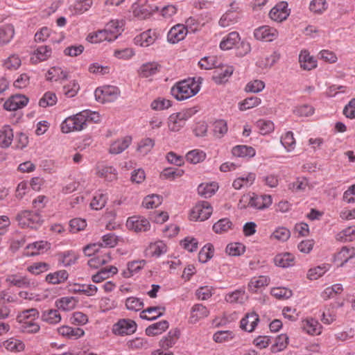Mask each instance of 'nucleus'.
<instances>
[{"mask_svg": "<svg viewBox=\"0 0 355 355\" xmlns=\"http://www.w3.org/2000/svg\"><path fill=\"white\" fill-rule=\"evenodd\" d=\"M314 112V108L308 104H304L296 107L293 113L300 117H307L312 115Z\"/></svg>", "mask_w": 355, "mask_h": 355, "instance_id": "62", "label": "nucleus"}, {"mask_svg": "<svg viewBox=\"0 0 355 355\" xmlns=\"http://www.w3.org/2000/svg\"><path fill=\"white\" fill-rule=\"evenodd\" d=\"M274 261L277 266L288 268L294 265V256L288 252L279 254L275 256Z\"/></svg>", "mask_w": 355, "mask_h": 355, "instance_id": "34", "label": "nucleus"}, {"mask_svg": "<svg viewBox=\"0 0 355 355\" xmlns=\"http://www.w3.org/2000/svg\"><path fill=\"white\" fill-rule=\"evenodd\" d=\"M111 260L110 253L105 254L103 256H97L88 261V265L91 268H97L99 266L108 263Z\"/></svg>", "mask_w": 355, "mask_h": 355, "instance_id": "54", "label": "nucleus"}, {"mask_svg": "<svg viewBox=\"0 0 355 355\" xmlns=\"http://www.w3.org/2000/svg\"><path fill=\"white\" fill-rule=\"evenodd\" d=\"M4 347L11 352H21L25 348V345L23 342L17 339H10L4 342Z\"/></svg>", "mask_w": 355, "mask_h": 355, "instance_id": "63", "label": "nucleus"}, {"mask_svg": "<svg viewBox=\"0 0 355 355\" xmlns=\"http://www.w3.org/2000/svg\"><path fill=\"white\" fill-rule=\"evenodd\" d=\"M248 299L244 288H239L226 294L225 300L230 304H243Z\"/></svg>", "mask_w": 355, "mask_h": 355, "instance_id": "20", "label": "nucleus"}, {"mask_svg": "<svg viewBox=\"0 0 355 355\" xmlns=\"http://www.w3.org/2000/svg\"><path fill=\"white\" fill-rule=\"evenodd\" d=\"M209 315L207 307L201 304H195L191 309L190 320L191 322H196L198 320L205 318Z\"/></svg>", "mask_w": 355, "mask_h": 355, "instance_id": "33", "label": "nucleus"}, {"mask_svg": "<svg viewBox=\"0 0 355 355\" xmlns=\"http://www.w3.org/2000/svg\"><path fill=\"white\" fill-rule=\"evenodd\" d=\"M120 94L118 87L112 85L98 87L94 92L96 100L100 103L112 102L115 101Z\"/></svg>", "mask_w": 355, "mask_h": 355, "instance_id": "6", "label": "nucleus"}, {"mask_svg": "<svg viewBox=\"0 0 355 355\" xmlns=\"http://www.w3.org/2000/svg\"><path fill=\"white\" fill-rule=\"evenodd\" d=\"M214 247L211 244L205 245L198 253V259L201 263H206L214 256Z\"/></svg>", "mask_w": 355, "mask_h": 355, "instance_id": "51", "label": "nucleus"}, {"mask_svg": "<svg viewBox=\"0 0 355 355\" xmlns=\"http://www.w3.org/2000/svg\"><path fill=\"white\" fill-rule=\"evenodd\" d=\"M299 62L300 67L304 70L310 71L317 67L316 60L311 55L308 51H302L299 55Z\"/></svg>", "mask_w": 355, "mask_h": 355, "instance_id": "19", "label": "nucleus"}, {"mask_svg": "<svg viewBox=\"0 0 355 355\" xmlns=\"http://www.w3.org/2000/svg\"><path fill=\"white\" fill-rule=\"evenodd\" d=\"M232 225V222L228 218H222L214 224L213 230L217 234H221L230 230Z\"/></svg>", "mask_w": 355, "mask_h": 355, "instance_id": "58", "label": "nucleus"}, {"mask_svg": "<svg viewBox=\"0 0 355 355\" xmlns=\"http://www.w3.org/2000/svg\"><path fill=\"white\" fill-rule=\"evenodd\" d=\"M51 49L48 46H40L35 51L31 60L33 63L45 61L51 57Z\"/></svg>", "mask_w": 355, "mask_h": 355, "instance_id": "23", "label": "nucleus"}, {"mask_svg": "<svg viewBox=\"0 0 355 355\" xmlns=\"http://www.w3.org/2000/svg\"><path fill=\"white\" fill-rule=\"evenodd\" d=\"M196 110L194 107L183 110L179 112L173 113L168 117V126L171 131L178 132L183 128L186 121L191 118Z\"/></svg>", "mask_w": 355, "mask_h": 355, "instance_id": "3", "label": "nucleus"}, {"mask_svg": "<svg viewBox=\"0 0 355 355\" xmlns=\"http://www.w3.org/2000/svg\"><path fill=\"white\" fill-rule=\"evenodd\" d=\"M107 197L103 193H96L90 203L93 209L99 210L103 208L106 204Z\"/></svg>", "mask_w": 355, "mask_h": 355, "instance_id": "60", "label": "nucleus"}, {"mask_svg": "<svg viewBox=\"0 0 355 355\" xmlns=\"http://www.w3.org/2000/svg\"><path fill=\"white\" fill-rule=\"evenodd\" d=\"M355 256V249L354 248H348L344 246L340 251L338 252L335 257L336 260L340 261V266H343L345 263Z\"/></svg>", "mask_w": 355, "mask_h": 355, "instance_id": "39", "label": "nucleus"}, {"mask_svg": "<svg viewBox=\"0 0 355 355\" xmlns=\"http://www.w3.org/2000/svg\"><path fill=\"white\" fill-rule=\"evenodd\" d=\"M137 329V324L130 319H121L112 327V332L117 336L130 335Z\"/></svg>", "mask_w": 355, "mask_h": 355, "instance_id": "8", "label": "nucleus"}, {"mask_svg": "<svg viewBox=\"0 0 355 355\" xmlns=\"http://www.w3.org/2000/svg\"><path fill=\"white\" fill-rule=\"evenodd\" d=\"M6 280L11 285L19 288H35L38 286V283L37 282L31 280L26 277L18 275H9Z\"/></svg>", "mask_w": 355, "mask_h": 355, "instance_id": "12", "label": "nucleus"}, {"mask_svg": "<svg viewBox=\"0 0 355 355\" xmlns=\"http://www.w3.org/2000/svg\"><path fill=\"white\" fill-rule=\"evenodd\" d=\"M145 264H146L145 260L134 261L128 263V272H124L123 276L125 277H130V276L133 275V273L137 272L141 268H143Z\"/></svg>", "mask_w": 355, "mask_h": 355, "instance_id": "57", "label": "nucleus"}, {"mask_svg": "<svg viewBox=\"0 0 355 355\" xmlns=\"http://www.w3.org/2000/svg\"><path fill=\"white\" fill-rule=\"evenodd\" d=\"M269 283V279L266 276H260L257 279L254 278L248 284L249 290L252 292H257L258 288L267 286Z\"/></svg>", "mask_w": 355, "mask_h": 355, "instance_id": "43", "label": "nucleus"}, {"mask_svg": "<svg viewBox=\"0 0 355 355\" xmlns=\"http://www.w3.org/2000/svg\"><path fill=\"white\" fill-rule=\"evenodd\" d=\"M69 277L67 270H61L53 273H49L46 276V281L52 284H59L65 282Z\"/></svg>", "mask_w": 355, "mask_h": 355, "instance_id": "30", "label": "nucleus"}, {"mask_svg": "<svg viewBox=\"0 0 355 355\" xmlns=\"http://www.w3.org/2000/svg\"><path fill=\"white\" fill-rule=\"evenodd\" d=\"M13 130L9 125H4L0 129V147L8 148L13 141Z\"/></svg>", "mask_w": 355, "mask_h": 355, "instance_id": "18", "label": "nucleus"}, {"mask_svg": "<svg viewBox=\"0 0 355 355\" xmlns=\"http://www.w3.org/2000/svg\"><path fill=\"white\" fill-rule=\"evenodd\" d=\"M35 320H20L22 331L24 332L35 334L39 331L40 326L34 322Z\"/></svg>", "mask_w": 355, "mask_h": 355, "instance_id": "56", "label": "nucleus"}, {"mask_svg": "<svg viewBox=\"0 0 355 355\" xmlns=\"http://www.w3.org/2000/svg\"><path fill=\"white\" fill-rule=\"evenodd\" d=\"M187 34V27L181 24L173 26L167 35V40L171 44H175L184 39Z\"/></svg>", "mask_w": 355, "mask_h": 355, "instance_id": "13", "label": "nucleus"}, {"mask_svg": "<svg viewBox=\"0 0 355 355\" xmlns=\"http://www.w3.org/2000/svg\"><path fill=\"white\" fill-rule=\"evenodd\" d=\"M327 8L328 3L326 0H312L309 5L310 10L318 15L323 13Z\"/></svg>", "mask_w": 355, "mask_h": 355, "instance_id": "47", "label": "nucleus"}, {"mask_svg": "<svg viewBox=\"0 0 355 355\" xmlns=\"http://www.w3.org/2000/svg\"><path fill=\"white\" fill-rule=\"evenodd\" d=\"M160 65L155 62L144 64L139 69V74L141 77L148 78L155 75L159 71Z\"/></svg>", "mask_w": 355, "mask_h": 355, "instance_id": "40", "label": "nucleus"}, {"mask_svg": "<svg viewBox=\"0 0 355 355\" xmlns=\"http://www.w3.org/2000/svg\"><path fill=\"white\" fill-rule=\"evenodd\" d=\"M227 124L223 119H219L213 123L214 135L217 138L223 137L227 132Z\"/></svg>", "mask_w": 355, "mask_h": 355, "instance_id": "42", "label": "nucleus"}, {"mask_svg": "<svg viewBox=\"0 0 355 355\" xmlns=\"http://www.w3.org/2000/svg\"><path fill=\"white\" fill-rule=\"evenodd\" d=\"M240 40L239 35L237 32H232L224 38L220 44V47L222 50H230L233 48Z\"/></svg>", "mask_w": 355, "mask_h": 355, "instance_id": "35", "label": "nucleus"}, {"mask_svg": "<svg viewBox=\"0 0 355 355\" xmlns=\"http://www.w3.org/2000/svg\"><path fill=\"white\" fill-rule=\"evenodd\" d=\"M290 15V10L288 9V3L282 1L273 7L270 12V19L275 21L282 22L286 20Z\"/></svg>", "mask_w": 355, "mask_h": 355, "instance_id": "10", "label": "nucleus"}, {"mask_svg": "<svg viewBox=\"0 0 355 355\" xmlns=\"http://www.w3.org/2000/svg\"><path fill=\"white\" fill-rule=\"evenodd\" d=\"M79 256L73 251H67L58 254V261L63 264L64 266H71L75 264Z\"/></svg>", "mask_w": 355, "mask_h": 355, "instance_id": "32", "label": "nucleus"}, {"mask_svg": "<svg viewBox=\"0 0 355 355\" xmlns=\"http://www.w3.org/2000/svg\"><path fill=\"white\" fill-rule=\"evenodd\" d=\"M58 101L56 94L52 92H46L39 101V105L42 107L53 106Z\"/></svg>", "mask_w": 355, "mask_h": 355, "instance_id": "48", "label": "nucleus"}, {"mask_svg": "<svg viewBox=\"0 0 355 355\" xmlns=\"http://www.w3.org/2000/svg\"><path fill=\"white\" fill-rule=\"evenodd\" d=\"M158 37V34L155 31L149 29L136 37V42H140V45L143 46H148L153 44Z\"/></svg>", "mask_w": 355, "mask_h": 355, "instance_id": "24", "label": "nucleus"}, {"mask_svg": "<svg viewBox=\"0 0 355 355\" xmlns=\"http://www.w3.org/2000/svg\"><path fill=\"white\" fill-rule=\"evenodd\" d=\"M244 198L240 200L238 207L239 209H245L246 207H252L256 209L263 210L268 208L272 203V196L270 195L257 196L254 194L253 196L248 199L247 205L243 204Z\"/></svg>", "mask_w": 355, "mask_h": 355, "instance_id": "5", "label": "nucleus"}, {"mask_svg": "<svg viewBox=\"0 0 355 355\" xmlns=\"http://www.w3.org/2000/svg\"><path fill=\"white\" fill-rule=\"evenodd\" d=\"M155 146V140L147 137L141 139L138 144L137 150L143 154L149 153Z\"/></svg>", "mask_w": 355, "mask_h": 355, "instance_id": "61", "label": "nucleus"}, {"mask_svg": "<svg viewBox=\"0 0 355 355\" xmlns=\"http://www.w3.org/2000/svg\"><path fill=\"white\" fill-rule=\"evenodd\" d=\"M67 78V72L64 71L61 67H53L49 70L46 80L51 81H57L58 80H64Z\"/></svg>", "mask_w": 355, "mask_h": 355, "instance_id": "41", "label": "nucleus"}, {"mask_svg": "<svg viewBox=\"0 0 355 355\" xmlns=\"http://www.w3.org/2000/svg\"><path fill=\"white\" fill-rule=\"evenodd\" d=\"M98 115L96 112L89 110L82 111L72 116L67 118L61 124V130L63 133L72 131H80L85 128L87 123L89 121H98Z\"/></svg>", "mask_w": 355, "mask_h": 355, "instance_id": "1", "label": "nucleus"}, {"mask_svg": "<svg viewBox=\"0 0 355 355\" xmlns=\"http://www.w3.org/2000/svg\"><path fill=\"white\" fill-rule=\"evenodd\" d=\"M28 102V98L24 95H15L9 98L3 104L5 110L8 111H15L26 106Z\"/></svg>", "mask_w": 355, "mask_h": 355, "instance_id": "14", "label": "nucleus"}, {"mask_svg": "<svg viewBox=\"0 0 355 355\" xmlns=\"http://www.w3.org/2000/svg\"><path fill=\"white\" fill-rule=\"evenodd\" d=\"M259 321V315L256 313H247L240 322V327L248 332L254 330Z\"/></svg>", "mask_w": 355, "mask_h": 355, "instance_id": "16", "label": "nucleus"}, {"mask_svg": "<svg viewBox=\"0 0 355 355\" xmlns=\"http://www.w3.org/2000/svg\"><path fill=\"white\" fill-rule=\"evenodd\" d=\"M261 102V100L257 96H251L246 98L243 101L239 103V110L241 111L247 110L254 107L258 106Z\"/></svg>", "mask_w": 355, "mask_h": 355, "instance_id": "50", "label": "nucleus"}, {"mask_svg": "<svg viewBox=\"0 0 355 355\" xmlns=\"http://www.w3.org/2000/svg\"><path fill=\"white\" fill-rule=\"evenodd\" d=\"M126 226L129 230H133L135 232H146L150 228V222L146 218L139 216L128 218Z\"/></svg>", "mask_w": 355, "mask_h": 355, "instance_id": "11", "label": "nucleus"}, {"mask_svg": "<svg viewBox=\"0 0 355 355\" xmlns=\"http://www.w3.org/2000/svg\"><path fill=\"white\" fill-rule=\"evenodd\" d=\"M200 90V85L194 78L177 83L171 89V95L178 101H183L195 96Z\"/></svg>", "mask_w": 355, "mask_h": 355, "instance_id": "2", "label": "nucleus"}, {"mask_svg": "<svg viewBox=\"0 0 355 355\" xmlns=\"http://www.w3.org/2000/svg\"><path fill=\"white\" fill-rule=\"evenodd\" d=\"M302 328L304 331L311 335L320 334L321 325L315 319L307 318L302 321Z\"/></svg>", "mask_w": 355, "mask_h": 355, "instance_id": "25", "label": "nucleus"}, {"mask_svg": "<svg viewBox=\"0 0 355 355\" xmlns=\"http://www.w3.org/2000/svg\"><path fill=\"white\" fill-rule=\"evenodd\" d=\"M166 309L164 306H150L141 313V318L148 320H153L162 316Z\"/></svg>", "mask_w": 355, "mask_h": 355, "instance_id": "22", "label": "nucleus"}, {"mask_svg": "<svg viewBox=\"0 0 355 355\" xmlns=\"http://www.w3.org/2000/svg\"><path fill=\"white\" fill-rule=\"evenodd\" d=\"M255 150L251 146L239 145L234 146L232 150L233 156L238 157H252L255 155Z\"/></svg>", "mask_w": 355, "mask_h": 355, "instance_id": "28", "label": "nucleus"}, {"mask_svg": "<svg viewBox=\"0 0 355 355\" xmlns=\"http://www.w3.org/2000/svg\"><path fill=\"white\" fill-rule=\"evenodd\" d=\"M16 220L21 227L37 229L42 223V216L35 212L28 210L21 211L16 216Z\"/></svg>", "mask_w": 355, "mask_h": 355, "instance_id": "4", "label": "nucleus"}, {"mask_svg": "<svg viewBox=\"0 0 355 355\" xmlns=\"http://www.w3.org/2000/svg\"><path fill=\"white\" fill-rule=\"evenodd\" d=\"M49 243L47 241H36L27 245L26 249L28 250H33L32 252H29L27 251L25 252L26 256H35L40 253V250H42L47 248Z\"/></svg>", "mask_w": 355, "mask_h": 355, "instance_id": "45", "label": "nucleus"}, {"mask_svg": "<svg viewBox=\"0 0 355 355\" xmlns=\"http://www.w3.org/2000/svg\"><path fill=\"white\" fill-rule=\"evenodd\" d=\"M290 236V230L284 227H279L277 228L271 235L272 238L282 242L287 241Z\"/></svg>", "mask_w": 355, "mask_h": 355, "instance_id": "64", "label": "nucleus"}, {"mask_svg": "<svg viewBox=\"0 0 355 355\" xmlns=\"http://www.w3.org/2000/svg\"><path fill=\"white\" fill-rule=\"evenodd\" d=\"M180 336V331L178 329H171L165 336L159 342V347L164 350H168V349L173 347L178 342Z\"/></svg>", "mask_w": 355, "mask_h": 355, "instance_id": "15", "label": "nucleus"}, {"mask_svg": "<svg viewBox=\"0 0 355 355\" xmlns=\"http://www.w3.org/2000/svg\"><path fill=\"white\" fill-rule=\"evenodd\" d=\"M205 157L206 155L202 151L193 150L186 155V159L190 163L197 164L203 161L205 159Z\"/></svg>", "mask_w": 355, "mask_h": 355, "instance_id": "59", "label": "nucleus"}, {"mask_svg": "<svg viewBox=\"0 0 355 355\" xmlns=\"http://www.w3.org/2000/svg\"><path fill=\"white\" fill-rule=\"evenodd\" d=\"M277 30L269 26H262L254 30V37L260 41L272 42L277 38Z\"/></svg>", "mask_w": 355, "mask_h": 355, "instance_id": "9", "label": "nucleus"}, {"mask_svg": "<svg viewBox=\"0 0 355 355\" xmlns=\"http://www.w3.org/2000/svg\"><path fill=\"white\" fill-rule=\"evenodd\" d=\"M132 137L125 136L114 141L110 147V153L112 154H119L125 150L131 144Z\"/></svg>", "mask_w": 355, "mask_h": 355, "instance_id": "21", "label": "nucleus"}, {"mask_svg": "<svg viewBox=\"0 0 355 355\" xmlns=\"http://www.w3.org/2000/svg\"><path fill=\"white\" fill-rule=\"evenodd\" d=\"M15 35V28L12 24H5L0 27V45L9 43Z\"/></svg>", "mask_w": 355, "mask_h": 355, "instance_id": "27", "label": "nucleus"}, {"mask_svg": "<svg viewBox=\"0 0 355 355\" xmlns=\"http://www.w3.org/2000/svg\"><path fill=\"white\" fill-rule=\"evenodd\" d=\"M42 320L51 324H55L60 322L61 315L56 309H49L42 312Z\"/></svg>", "mask_w": 355, "mask_h": 355, "instance_id": "37", "label": "nucleus"}, {"mask_svg": "<svg viewBox=\"0 0 355 355\" xmlns=\"http://www.w3.org/2000/svg\"><path fill=\"white\" fill-rule=\"evenodd\" d=\"M125 306L130 311H139L143 309L144 302L140 298L130 297L125 300Z\"/></svg>", "mask_w": 355, "mask_h": 355, "instance_id": "53", "label": "nucleus"}, {"mask_svg": "<svg viewBox=\"0 0 355 355\" xmlns=\"http://www.w3.org/2000/svg\"><path fill=\"white\" fill-rule=\"evenodd\" d=\"M288 336L286 334H281L276 338L275 343L272 345L271 351L277 353L284 349L288 344Z\"/></svg>", "mask_w": 355, "mask_h": 355, "instance_id": "44", "label": "nucleus"}, {"mask_svg": "<svg viewBox=\"0 0 355 355\" xmlns=\"http://www.w3.org/2000/svg\"><path fill=\"white\" fill-rule=\"evenodd\" d=\"M97 174L99 177L104 178L108 182H112L117 178L116 169L110 166H98Z\"/></svg>", "mask_w": 355, "mask_h": 355, "instance_id": "29", "label": "nucleus"}, {"mask_svg": "<svg viewBox=\"0 0 355 355\" xmlns=\"http://www.w3.org/2000/svg\"><path fill=\"white\" fill-rule=\"evenodd\" d=\"M56 306L59 309L70 311L76 306V300L72 297H62L56 302Z\"/></svg>", "mask_w": 355, "mask_h": 355, "instance_id": "46", "label": "nucleus"}, {"mask_svg": "<svg viewBox=\"0 0 355 355\" xmlns=\"http://www.w3.org/2000/svg\"><path fill=\"white\" fill-rule=\"evenodd\" d=\"M218 189V185L216 182L202 183L198 187V194L205 198L211 197Z\"/></svg>", "mask_w": 355, "mask_h": 355, "instance_id": "26", "label": "nucleus"}, {"mask_svg": "<svg viewBox=\"0 0 355 355\" xmlns=\"http://www.w3.org/2000/svg\"><path fill=\"white\" fill-rule=\"evenodd\" d=\"M281 143L287 151H291L295 148V139L293 137V133L291 131H288L284 136L281 137Z\"/></svg>", "mask_w": 355, "mask_h": 355, "instance_id": "55", "label": "nucleus"}, {"mask_svg": "<svg viewBox=\"0 0 355 355\" xmlns=\"http://www.w3.org/2000/svg\"><path fill=\"white\" fill-rule=\"evenodd\" d=\"M58 332L60 335L69 338V339H78L84 336L85 331L83 329L79 327H71L67 325H63L58 329Z\"/></svg>", "mask_w": 355, "mask_h": 355, "instance_id": "17", "label": "nucleus"}, {"mask_svg": "<svg viewBox=\"0 0 355 355\" xmlns=\"http://www.w3.org/2000/svg\"><path fill=\"white\" fill-rule=\"evenodd\" d=\"M169 327L167 320H162L154 323L146 329V334L149 336H155L161 334L163 331H166Z\"/></svg>", "mask_w": 355, "mask_h": 355, "instance_id": "31", "label": "nucleus"}, {"mask_svg": "<svg viewBox=\"0 0 355 355\" xmlns=\"http://www.w3.org/2000/svg\"><path fill=\"white\" fill-rule=\"evenodd\" d=\"M92 0H78L70 8L75 15H80L89 10L92 6Z\"/></svg>", "mask_w": 355, "mask_h": 355, "instance_id": "38", "label": "nucleus"}, {"mask_svg": "<svg viewBox=\"0 0 355 355\" xmlns=\"http://www.w3.org/2000/svg\"><path fill=\"white\" fill-rule=\"evenodd\" d=\"M212 213V207L207 201H201L196 205L190 214L191 220H207Z\"/></svg>", "mask_w": 355, "mask_h": 355, "instance_id": "7", "label": "nucleus"}, {"mask_svg": "<svg viewBox=\"0 0 355 355\" xmlns=\"http://www.w3.org/2000/svg\"><path fill=\"white\" fill-rule=\"evenodd\" d=\"M256 125L259 128L260 134L263 135L270 134L275 129L274 123L271 121L264 119L257 121Z\"/></svg>", "mask_w": 355, "mask_h": 355, "instance_id": "52", "label": "nucleus"}, {"mask_svg": "<svg viewBox=\"0 0 355 355\" xmlns=\"http://www.w3.org/2000/svg\"><path fill=\"white\" fill-rule=\"evenodd\" d=\"M162 198L160 196L153 194L146 196L142 202L144 207L146 209H153L162 204Z\"/></svg>", "mask_w": 355, "mask_h": 355, "instance_id": "49", "label": "nucleus"}, {"mask_svg": "<svg viewBox=\"0 0 355 355\" xmlns=\"http://www.w3.org/2000/svg\"><path fill=\"white\" fill-rule=\"evenodd\" d=\"M233 73L232 67H225V69H219L214 71L213 79L216 83L220 84L227 80Z\"/></svg>", "mask_w": 355, "mask_h": 355, "instance_id": "36", "label": "nucleus"}]
</instances>
